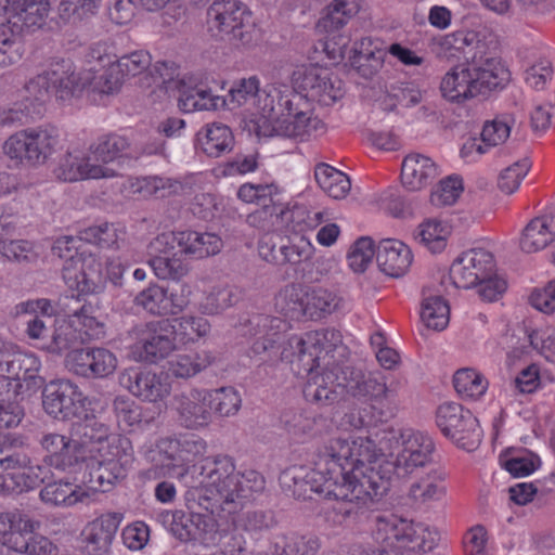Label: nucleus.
Listing matches in <instances>:
<instances>
[{
    "label": "nucleus",
    "mask_w": 555,
    "mask_h": 555,
    "mask_svg": "<svg viewBox=\"0 0 555 555\" xmlns=\"http://www.w3.org/2000/svg\"><path fill=\"white\" fill-rule=\"evenodd\" d=\"M238 298L234 287H214L201 301L199 311L203 314L215 315L234 306Z\"/></svg>",
    "instance_id": "obj_54"
},
{
    "label": "nucleus",
    "mask_w": 555,
    "mask_h": 555,
    "mask_svg": "<svg viewBox=\"0 0 555 555\" xmlns=\"http://www.w3.org/2000/svg\"><path fill=\"white\" fill-rule=\"evenodd\" d=\"M82 341L81 331L74 326L70 321L64 319L56 320L46 345H39V348L51 353L61 356L68 354L72 350H79Z\"/></svg>",
    "instance_id": "obj_33"
},
{
    "label": "nucleus",
    "mask_w": 555,
    "mask_h": 555,
    "mask_svg": "<svg viewBox=\"0 0 555 555\" xmlns=\"http://www.w3.org/2000/svg\"><path fill=\"white\" fill-rule=\"evenodd\" d=\"M40 369V360L33 353L22 352L13 345L10 357L0 369V375L16 380H33Z\"/></svg>",
    "instance_id": "obj_37"
},
{
    "label": "nucleus",
    "mask_w": 555,
    "mask_h": 555,
    "mask_svg": "<svg viewBox=\"0 0 555 555\" xmlns=\"http://www.w3.org/2000/svg\"><path fill=\"white\" fill-rule=\"evenodd\" d=\"M152 62V56L147 51L138 50L120 56L115 66H111L102 77L105 85L102 88L104 93L116 91L121 79L125 77H134L144 73Z\"/></svg>",
    "instance_id": "obj_29"
},
{
    "label": "nucleus",
    "mask_w": 555,
    "mask_h": 555,
    "mask_svg": "<svg viewBox=\"0 0 555 555\" xmlns=\"http://www.w3.org/2000/svg\"><path fill=\"white\" fill-rule=\"evenodd\" d=\"M438 169L433 159L428 156L413 153L402 162L401 180L410 191H418L437 178Z\"/></svg>",
    "instance_id": "obj_31"
},
{
    "label": "nucleus",
    "mask_w": 555,
    "mask_h": 555,
    "mask_svg": "<svg viewBox=\"0 0 555 555\" xmlns=\"http://www.w3.org/2000/svg\"><path fill=\"white\" fill-rule=\"evenodd\" d=\"M207 25L212 36L236 46L251 43L256 33L250 12L238 0H214L207 10Z\"/></svg>",
    "instance_id": "obj_11"
},
{
    "label": "nucleus",
    "mask_w": 555,
    "mask_h": 555,
    "mask_svg": "<svg viewBox=\"0 0 555 555\" xmlns=\"http://www.w3.org/2000/svg\"><path fill=\"white\" fill-rule=\"evenodd\" d=\"M347 348L343 336L335 328H321L306 333L302 337L292 336L283 348L282 359L297 364L298 373L312 375L337 372L343 367Z\"/></svg>",
    "instance_id": "obj_5"
},
{
    "label": "nucleus",
    "mask_w": 555,
    "mask_h": 555,
    "mask_svg": "<svg viewBox=\"0 0 555 555\" xmlns=\"http://www.w3.org/2000/svg\"><path fill=\"white\" fill-rule=\"evenodd\" d=\"M374 255H376V250L373 241L367 236L360 237L348 253L349 267L353 272L362 273L371 264Z\"/></svg>",
    "instance_id": "obj_63"
},
{
    "label": "nucleus",
    "mask_w": 555,
    "mask_h": 555,
    "mask_svg": "<svg viewBox=\"0 0 555 555\" xmlns=\"http://www.w3.org/2000/svg\"><path fill=\"white\" fill-rule=\"evenodd\" d=\"M25 438L20 435L0 436V469L26 468L29 456L23 451Z\"/></svg>",
    "instance_id": "obj_44"
},
{
    "label": "nucleus",
    "mask_w": 555,
    "mask_h": 555,
    "mask_svg": "<svg viewBox=\"0 0 555 555\" xmlns=\"http://www.w3.org/2000/svg\"><path fill=\"white\" fill-rule=\"evenodd\" d=\"M155 451L166 463L149 468L145 472L146 478L158 479L166 476L182 478L189 473L190 467L205 455L207 443L195 435L168 436L155 442Z\"/></svg>",
    "instance_id": "obj_10"
},
{
    "label": "nucleus",
    "mask_w": 555,
    "mask_h": 555,
    "mask_svg": "<svg viewBox=\"0 0 555 555\" xmlns=\"http://www.w3.org/2000/svg\"><path fill=\"white\" fill-rule=\"evenodd\" d=\"M353 14L354 10L350 7L348 0L328 3L323 10L318 26L327 33H333L343 28Z\"/></svg>",
    "instance_id": "obj_58"
},
{
    "label": "nucleus",
    "mask_w": 555,
    "mask_h": 555,
    "mask_svg": "<svg viewBox=\"0 0 555 555\" xmlns=\"http://www.w3.org/2000/svg\"><path fill=\"white\" fill-rule=\"evenodd\" d=\"M106 275L102 271V264L91 260L75 275L74 284L79 294H100L106 286Z\"/></svg>",
    "instance_id": "obj_52"
},
{
    "label": "nucleus",
    "mask_w": 555,
    "mask_h": 555,
    "mask_svg": "<svg viewBox=\"0 0 555 555\" xmlns=\"http://www.w3.org/2000/svg\"><path fill=\"white\" fill-rule=\"evenodd\" d=\"M446 473L439 468L430 467L427 477L411 485L409 496L415 502L425 504L440 501L447 492L443 480Z\"/></svg>",
    "instance_id": "obj_38"
},
{
    "label": "nucleus",
    "mask_w": 555,
    "mask_h": 555,
    "mask_svg": "<svg viewBox=\"0 0 555 555\" xmlns=\"http://www.w3.org/2000/svg\"><path fill=\"white\" fill-rule=\"evenodd\" d=\"M38 443L43 453V463L55 469L65 472L83 461L79 444L75 443L70 434L65 436L59 433H43Z\"/></svg>",
    "instance_id": "obj_24"
},
{
    "label": "nucleus",
    "mask_w": 555,
    "mask_h": 555,
    "mask_svg": "<svg viewBox=\"0 0 555 555\" xmlns=\"http://www.w3.org/2000/svg\"><path fill=\"white\" fill-rule=\"evenodd\" d=\"M134 305L155 315H167V289L152 284L137 294Z\"/></svg>",
    "instance_id": "obj_59"
},
{
    "label": "nucleus",
    "mask_w": 555,
    "mask_h": 555,
    "mask_svg": "<svg viewBox=\"0 0 555 555\" xmlns=\"http://www.w3.org/2000/svg\"><path fill=\"white\" fill-rule=\"evenodd\" d=\"M90 151L96 160L107 164L120 158L137 160L143 154H163L165 143L157 142L140 147L133 145L126 137L107 134L99 138L98 142L90 146Z\"/></svg>",
    "instance_id": "obj_23"
},
{
    "label": "nucleus",
    "mask_w": 555,
    "mask_h": 555,
    "mask_svg": "<svg viewBox=\"0 0 555 555\" xmlns=\"http://www.w3.org/2000/svg\"><path fill=\"white\" fill-rule=\"evenodd\" d=\"M60 144V132L51 125L18 131L4 142V154L14 160L30 165L44 164Z\"/></svg>",
    "instance_id": "obj_13"
},
{
    "label": "nucleus",
    "mask_w": 555,
    "mask_h": 555,
    "mask_svg": "<svg viewBox=\"0 0 555 555\" xmlns=\"http://www.w3.org/2000/svg\"><path fill=\"white\" fill-rule=\"evenodd\" d=\"M207 397L210 412L220 417H230L235 415L242 406V397L240 392L229 386L208 390Z\"/></svg>",
    "instance_id": "obj_50"
},
{
    "label": "nucleus",
    "mask_w": 555,
    "mask_h": 555,
    "mask_svg": "<svg viewBox=\"0 0 555 555\" xmlns=\"http://www.w3.org/2000/svg\"><path fill=\"white\" fill-rule=\"evenodd\" d=\"M421 319L434 331H442L449 324L450 308L440 295L425 296L422 302Z\"/></svg>",
    "instance_id": "obj_49"
},
{
    "label": "nucleus",
    "mask_w": 555,
    "mask_h": 555,
    "mask_svg": "<svg viewBox=\"0 0 555 555\" xmlns=\"http://www.w3.org/2000/svg\"><path fill=\"white\" fill-rule=\"evenodd\" d=\"M178 247L181 253L202 259L218 254L222 247V241L215 233L180 231Z\"/></svg>",
    "instance_id": "obj_34"
},
{
    "label": "nucleus",
    "mask_w": 555,
    "mask_h": 555,
    "mask_svg": "<svg viewBox=\"0 0 555 555\" xmlns=\"http://www.w3.org/2000/svg\"><path fill=\"white\" fill-rule=\"evenodd\" d=\"M314 177L319 186L335 199L346 197L350 191L351 182L349 177L326 164H319L315 167Z\"/></svg>",
    "instance_id": "obj_41"
},
{
    "label": "nucleus",
    "mask_w": 555,
    "mask_h": 555,
    "mask_svg": "<svg viewBox=\"0 0 555 555\" xmlns=\"http://www.w3.org/2000/svg\"><path fill=\"white\" fill-rule=\"evenodd\" d=\"M122 515L106 513L90 521L81 531L82 550L88 555H107Z\"/></svg>",
    "instance_id": "obj_25"
},
{
    "label": "nucleus",
    "mask_w": 555,
    "mask_h": 555,
    "mask_svg": "<svg viewBox=\"0 0 555 555\" xmlns=\"http://www.w3.org/2000/svg\"><path fill=\"white\" fill-rule=\"evenodd\" d=\"M372 535L374 545L361 555H413L434 550L439 541L436 529L392 514L376 517Z\"/></svg>",
    "instance_id": "obj_6"
},
{
    "label": "nucleus",
    "mask_w": 555,
    "mask_h": 555,
    "mask_svg": "<svg viewBox=\"0 0 555 555\" xmlns=\"http://www.w3.org/2000/svg\"><path fill=\"white\" fill-rule=\"evenodd\" d=\"M282 490L297 500H311L313 494L336 501L334 506L350 503L346 488L335 477L334 464H331L323 449H320L314 468L294 465L284 469L279 477Z\"/></svg>",
    "instance_id": "obj_7"
},
{
    "label": "nucleus",
    "mask_w": 555,
    "mask_h": 555,
    "mask_svg": "<svg viewBox=\"0 0 555 555\" xmlns=\"http://www.w3.org/2000/svg\"><path fill=\"white\" fill-rule=\"evenodd\" d=\"M65 366L85 378H104L117 367L115 354L106 348H80L72 350L65 358Z\"/></svg>",
    "instance_id": "obj_19"
},
{
    "label": "nucleus",
    "mask_w": 555,
    "mask_h": 555,
    "mask_svg": "<svg viewBox=\"0 0 555 555\" xmlns=\"http://www.w3.org/2000/svg\"><path fill=\"white\" fill-rule=\"evenodd\" d=\"M324 132V122L313 116L310 104L306 100V104L292 105V109H286L284 115L273 124L271 134L304 140Z\"/></svg>",
    "instance_id": "obj_22"
},
{
    "label": "nucleus",
    "mask_w": 555,
    "mask_h": 555,
    "mask_svg": "<svg viewBox=\"0 0 555 555\" xmlns=\"http://www.w3.org/2000/svg\"><path fill=\"white\" fill-rule=\"evenodd\" d=\"M95 451L100 461L98 467L90 473V489L107 492L116 481L127 476L133 462L132 446L127 437L108 434Z\"/></svg>",
    "instance_id": "obj_12"
},
{
    "label": "nucleus",
    "mask_w": 555,
    "mask_h": 555,
    "mask_svg": "<svg viewBox=\"0 0 555 555\" xmlns=\"http://www.w3.org/2000/svg\"><path fill=\"white\" fill-rule=\"evenodd\" d=\"M555 240V225L551 217L542 216L532 219L522 230L520 248L526 253L544 249Z\"/></svg>",
    "instance_id": "obj_35"
},
{
    "label": "nucleus",
    "mask_w": 555,
    "mask_h": 555,
    "mask_svg": "<svg viewBox=\"0 0 555 555\" xmlns=\"http://www.w3.org/2000/svg\"><path fill=\"white\" fill-rule=\"evenodd\" d=\"M122 384L135 397L157 402L170 392L166 378L151 370H130L122 376Z\"/></svg>",
    "instance_id": "obj_27"
},
{
    "label": "nucleus",
    "mask_w": 555,
    "mask_h": 555,
    "mask_svg": "<svg viewBox=\"0 0 555 555\" xmlns=\"http://www.w3.org/2000/svg\"><path fill=\"white\" fill-rule=\"evenodd\" d=\"M307 286L288 284L275 297V307L281 313L291 319L306 318Z\"/></svg>",
    "instance_id": "obj_42"
},
{
    "label": "nucleus",
    "mask_w": 555,
    "mask_h": 555,
    "mask_svg": "<svg viewBox=\"0 0 555 555\" xmlns=\"http://www.w3.org/2000/svg\"><path fill=\"white\" fill-rule=\"evenodd\" d=\"M149 264L154 271L155 275L160 280H170L179 282L188 275L190 268L186 262L172 257L155 255L149 260Z\"/></svg>",
    "instance_id": "obj_55"
},
{
    "label": "nucleus",
    "mask_w": 555,
    "mask_h": 555,
    "mask_svg": "<svg viewBox=\"0 0 555 555\" xmlns=\"http://www.w3.org/2000/svg\"><path fill=\"white\" fill-rule=\"evenodd\" d=\"M515 118L509 114L499 115L494 119L486 121L481 131L482 143L489 147L504 143L511 134Z\"/></svg>",
    "instance_id": "obj_60"
},
{
    "label": "nucleus",
    "mask_w": 555,
    "mask_h": 555,
    "mask_svg": "<svg viewBox=\"0 0 555 555\" xmlns=\"http://www.w3.org/2000/svg\"><path fill=\"white\" fill-rule=\"evenodd\" d=\"M411 249L397 240H383L376 248V262L382 272L391 278L402 276L412 263Z\"/></svg>",
    "instance_id": "obj_30"
},
{
    "label": "nucleus",
    "mask_w": 555,
    "mask_h": 555,
    "mask_svg": "<svg viewBox=\"0 0 555 555\" xmlns=\"http://www.w3.org/2000/svg\"><path fill=\"white\" fill-rule=\"evenodd\" d=\"M5 544L11 550L22 554L42 555L47 546H50V540L42 535L28 537L12 530L5 538Z\"/></svg>",
    "instance_id": "obj_61"
},
{
    "label": "nucleus",
    "mask_w": 555,
    "mask_h": 555,
    "mask_svg": "<svg viewBox=\"0 0 555 555\" xmlns=\"http://www.w3.org/2000/svg\"><path fill=\"white\" fill-rule=\"evenodd\" d=\"M340 298L323 287H307L306 318L319 320L332 314L338 309Z\"/></svg>",
    "instance_id": "obj_40"
},
{
    "label": "nucleus",
    "mask_w": 555,
    "mask_h": 555,
    "mask_svg": "<svg viewBox=\"0 0 555 555\" xmlns=\"http://www.w3.org/2000/svg\"><path fill=\"white\" fill-rule=\"evenodd\" d=\"M214 357L209 352L179 354L168 362L169 373L178 378H190L207 369Z\"/></svg>",
    "instance_id": "obj_48"
},
{
    "label": "nucleus",
    "mask_w": 555,
    "mask_h": 555,
    "mask_svg": "<svg viewBox=\"0 0 555 555\" xmlns=\"http://www.w3.org/2000/svg\"><path fill=\"white\" fill-rule=\"evenodd\" d=\"M86 397L69 379L52 380L42 390V406L48 415L57 420L78 416L85 408Z\"/></svg>",
    "instance_id": "obj_16"
},
{
    "label": "nucleus",
    "mask_w": 555,
    "mask_h": 555,
    "mask_svg": "<svg viewBox=\"0 0 555 555\" xmlns=\"http://www.w3.org/2000/svg\"><path fill=\"white\" fill-rule=\"evenodd\" d=\"M234 135L230 127L221 122L205 125L196 134V144L208 157H220L234 146Z\"/></svg>",
    "instance_id": "obj_32"
},
{
    "label": "nucleus",
    "mask_w": 555,
    "mask_h": 555,
    "mask_svg": "<svg viewBox=\"0 0 555 555\" xmlns=\"http://www.w3.org/2000/svg\"><path fill=\"white\" fill-rule=\"evenodd\" d=\"M175 340L181 344L193 343L210 332V323L203 317L182 315L170 322Z\"/></svg>",
    "instance_id": "obj_46"
},
{
    "label": "nucleus",
    "mask_w": 555,
    "mask_h": 555,
    "mask_svg": "<svg viewBox=\"0 0 555 555\" xmlns=\"http://www.w3.org/2000/svg\"><path fill=\"white\" fill-rule=\"evenodd\" d=\"M306 104V100L286 86H269L257 96L255 106L262 112V116L273 124L280 119L292 105Z\"/></svg>",
    "instance_id": "obj_28"
},
{
    "label": "nucleus",
    "mask_w": 555,
    "mask_h": 555,
    "mask_svg": "<svg viewBox=\"0 0 555 555\" xmlns=\"http://www.w3.org/2000/svg\"><path fill=\"white\" fill-rule=\"evenodd\" d=\"M88 492L67 481H54L44 486L40 491V499L51 505L70 506L82 502Z\"/></svg>",
    "instance_id": "obj_45"
},
{
    "label": "nucleus",
    "mask_w": 555,
    "mask_h": 555,
    "mask_svg": "<svg viewBox=\"0 0 555 555\" xmlns=\"http://www.w3.org/2000/svg\"><path fill=\"white\" fill-rule=\"evenodd\" d=\"M387 435L389 440H395L401 451L395 460H385L383 476L373 474L378 481L375 487L379 491L388 492L391 480L395 476L398 478L408 477L420 468L430 467L434 462L435 444L433 439L412 428H393L391 427Z\"/></svg>",
    "instance_id": "obj_8"
},
{
    "label": "nucleus",
    "mask_w": 555,
    "mask_h": 555,
    "mask_svg": "<svg viewBox=\"0 0 555 555\" xmlns=\"http://www.w3.org/2000/svg\"><path fill=\"white\" fill-rule=\"evenodd\" d=\"M331 464H334L335 477L345 486L350 503L334 506L333 512L339 522L356 521L370 502L380 499L386 491H379L373 477L382 475L384 461H378L379 449L369 437H356L351 440L332 438L322 447Z\"/></svg>",
    "instance_id": "obj_1"
},
{
    "label": "nucleus",
    "mask_w": 555,
    "mask_h": 555,
    "mask_svg": "<svg viewBox=\"0 0 555 555\" xmlns=\"http://www.w3.org/2000/svg\"><path fill=\"white\" fill-rule=\"evenodd\" d=\"M326 69L309 65L297 67L292 75L294 91L298 90L299 94L309 102L312 96H320L317 85L320 80L325 79Z\"/></svg>",
    "instance_id": "obj_51"
},
{
    "label": "nucleus",
    "mask_w": 555,
    "mask_h": 555,
    "mask_svg": "<svg viewBox=\"0 0 555 555\" xmlns=\"http://www.w3.org/2000/svg\"><path fill=\"white\" fill-rule=\"evenodd\" d=\"M219 101V96L212 95L210 90L202 85L189 86L182 82L179 89L178 105L185 113L216 109Z\"/></svg>",
    "instance_id": "obj_39"
},
{
    "label": "nucleus",
    "mask_w": 555,
    "mask_h": 555,
    "mask_svg": "<svg viewBox=\"0 0 555 555\" xmlns=\"http://www.w3.org/2000/svg\"><path fill=\"white\" fill-rule=\"evenodd\" d=\"M441 46L466 55L465 62L453 66L442 77L440 91L444 99L456 103L488 99L508 85L509 70L488 51L486 41L476 31L456 30L444 36Z\"/></svg>",
    "instance_id": "obj_2"
},
{
    "label": "nucleus",
    "mask_w": 555,
    "mask_h": 555,
    "mask_svg": "<svg viewBox=\"0 0 555 555\" xmlns=\"http://www.w3.org/2000/svg\"><path fill=\"white\" fill-rule=\"evenodd\" d=\"M450 227L436 220L424 221L417 230L416 238L433 253H440L447 246Z\"/></svg>",
    "instance_id": "obj_53"
},
{
    "label": "nucleus",
    "mask_w": 555,
    "mask_h": 555,
    "mask_svg": "<svg viewBox=\"0 0 555 555\" xmlns=\"http://www.w3.org/2000/svg\"><path fill=\"white\" fill-rule=\"evenodd\" d=\"M49 306L46 300L27 301L22 302L17 306L18 311L29 312L41 309L43 312L41 315H35L27 322V334L29 338L39 340V345H46V339L49 338L51 331L56 322L51 315L46 313L47 307Z\"/></svg>",
    "instance_id": "obj_43"
},
{
    "label": "nucleus",
    "mask_w": 555,
    "mask_h": 555,
    "mask_svg": "<svg viewBox=\"0 0 555 555\" xmlns=\"http://www.w3.org/2000/svg\"><path fill=\"white\" fill-rule=\"evenodd\" d=\"M176 348L169 320L151 322L140 330L134 353L141 361L156 363Z\"/></svg>",
    "instance_id": "obj_21"
},
{
    "label": "nucleus",
    "mask_w": 555,
    "mask_h": 555,
    "mask_svg": "<svg viewBox=\"0 0 555 555\" xmlns=\"http://www.w3.org/2000/svg\"><path fill=\"white\" fill-rule=\"evenodd\" d=\"M345 393L364 401L393 397V390L379 373L364 374L349 365H344L337 372L312 375L304 387L306 400L321 406L337 402Z\"/></svg>",
    "instance_id": "obj_4"
},
{
    "label": "nucleus",
    "mask_w": 555,
    "mask_h": 555,
    "mask_svg": "<svg viewBox=\"0 0 555 555\" xmlns=\"http://www.w3.org/2000/svg\"><path fill=\"white\" fill-rule=\"evenodd\" d=\"M25 468H11L0 474V494H20L37 487L39 479L24 472Z\"/></svg>",
    "instance_id": "obj_56"
},
{
    "label": "nucleus",
    "mask_w": 555,
    "mask_h": 555,
    "mask_svg": "<svg viewBox=\"0 0 555 555\" xmlns=\"http://www.w3.org/2000/svg\"><path fill=\"white\" fill-rule=\"evenodd\" d=\"M0 9L5 15L1 23L3 31L25 36L46 24L50 3L48 0H0Z\"/></svg>",
    "instance_id": "obj_15"
},
{
    "label": "nucleus",
    "mask_w": 555,
    "mask_h": 555,
    "mask_svg": "<svg viewBox=\"0 0 555 555\" xmlns=\"http://www.w3.org/2000/svg\"><path fill=\"white\" fill-rule=\"evenodd\" d=\"M259 91V80L257 77L243 78L233 83L229 91L228 101L235 106H255Z\"/></svg>",
    "instance_id": "obj_62"
},
{
    "label": "nucleus",
    "mask_w": 555,
    "mask_h": 555,
    "mask_svg": "<svg viewBox=\"0 0 555 555\" xmlns=\"http://www.w3.org/2000/svg\"><path fill=\"white\" fill-rule=\"evenodd\" d=\"M493 255L482 248H475L457 257L451 268L449 278L457 288L477 286L480 280L494 275Z\"/></svg>",
    "instance_id": "obj_17"
},
{
    "label": "nucleus",
    "mask_w": 555,
    "mask_h": 555,
    "mask_svg": "<svg viewBox=\"0 0 555 555\" xmlns=\"http://www.w3.org/2000/svg\"><path fill=\"white\" fill-rule=\"evenodd\" d=\"M80 90V77L70 60H61L52 63L42 74L29 79L24 87V101L13 107L27 106L30 111L29 119L41 113L42 104L54 95L59 100H68Z\"/></svg>",
    "instance_id": "obj_9"
},
{
    "label": "nucleus",
    "mask_w": 555,
    "mask_h": 555,
    "mask_svg": "<svg viewBox=\"0 0 555 555\" xmlns=\"http://www.w3.org/2000/svg\"><path fill=\"white\" fill-rule=\"evenodd\" d=\"M79 241L94 244L101 248H111L117 245L118 234L114 224L102 223L88 227L79 231Z\"/></svg>",
    "instance_id": "obj_64"
},
{
    "label": "nucleus",
    "mask_w": 555,
    "mask_h": 555,
    "mask_svg": "<svg viewBox=\"0 0 555 555\" xmlns=\"http://www.w3.org/2000/svg\"><path fill=\"white\" fill-rule=\"evenodd\" d=\"M457 393L468 398H480L488 388L486 378L472 369H461L453 376Z\"/></svg>",
    "instance_id": "obj_57"
},
{
    "label": "nucleus",
    "mask_w": 555,
    "mask_h": 555,
    "mask_svg": "<svg viewBox=\"0 0 555 555\" xmlns=\"http://www.w3.org/2000/svg\"><path fill=\"white\" fill-rule=\"evenodd\" d=\"M69 433L75 443L79 444L78 449L81 452L82 460L85 461L87 453L95 450L92 448V444H98V447H100L107 437L108 428L92 417L74 422L70 425Z\"/></svg>",
    "instance_id": "obj_36"
},
{
    "label": "nucleus",
    "mask_w": 555,
    "mask_h": 555,
    "mask_svg": "<svg viewBox=\"0 0 555 555\" xmlns=\"http://www.w3.org/2000/svg\"><path fill=\"white\" fill-rule=\"evenodd\" d=\"M203 480L186 490L191 507L204 506L211 515L227 518L243 508V500L264 489V478L256 470L238 473L228 455L206 459L202 466Z\"/></svg>",
    "instance_id": "obj_3"
},
{
    "label": "nucleus",
    "mask_w": 555,
    "mask_h": 555,
    "mask_svg": "<svg viewBox=\"0 0 555 555\" xmlns=\"http://www.w3.org/2000/svg\"><path fill=\"white\" fill-rule=\"evenodd\" d=\"M171 408L183 428L199 430L212 422L207 389L193 388L172 397Z\"/></svg>",
    "instance_id": "obj_18"
},
{
    "label": "nucleus",
    "mask_w": 555,
    "mask_h": 555,
    "mask_svg": "<svg viewBox=\"0 0 555 555\" xmlns=\"http://www.w3.org/2000/svg\"><path fill=\"white\" fill-rule=\"evenodd\" d=\"M282 202L262 204L258 209L246 216V223L264 233L283 230Z\"/></svg>",
    "instance_id": "obj_47"
},
{
    "label": "nucleus",
    "mask_w": 555,
    "mask_h": 555,
    "mask_svg": "<svg viewBox=\"0 0 555 555\" xmlns=\"http://www.w3.org/2000/svg\"><path fill=\"white\" fill-rule=\"evenodd\" d=\"M436 424L459 448L473 451L481 442L482 430L477 417L459 403L440 404L436 412Z\"/></svg>",
    "instance_id": "obj_14"
},
{
    "label": "nucleus",
    "mask_w": 555,
    "mask_h": 555,
    "mask_svg": "<svg viewBox=\"0 0 555 555\" xmlns=\"http://www.w3.org/2000/svg\"><path fill=\"white\" fill-rule=\"evenodd\" d=\"M184 501L190 509V515L179 511L180 516L176 517L177 521L171 528V533L183 542L202 539L206 544H215L217 538L216 518L218 517L211 515L204 506L191 507L186 501V492L184 493Z\"/></svg>",
    "instance_id": "obj_20"
},
{
    "label": "nucleus",
    "mask_w": 555,
    "mask_h": 555,
    "mask_svg": "<svg viewBox=\"0 0 555 555\" xmlns=\"http://www.w3.org/2000/svg\"><path fill=\"white\" fill-rule=\"evenodd\" d=\"M57 179L65 182H75L85 179L113 178L116 171L112 168L91 164L90 157L80 153L67 152L54 170Z\"/></svg>",
    "instance_id": "obj_26"
}]
</instances>
